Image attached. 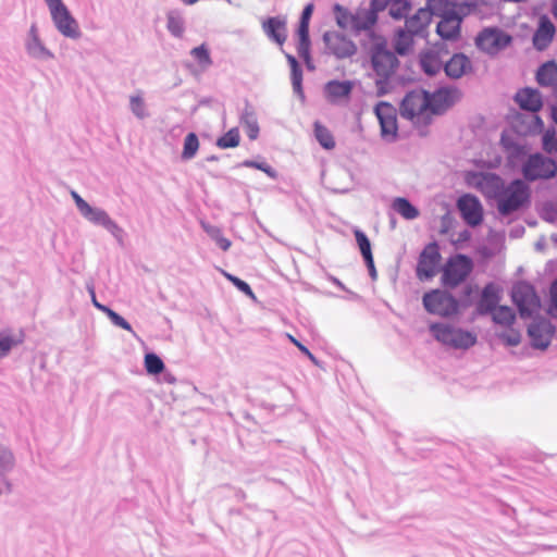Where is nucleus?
Segmentation results:
<instances>
[{
  "instance_id": "obj_1",
  "label": "nucleus",
  "mask_w": 557,
  "mask_h": 557,
  "mask_svg": "<svg viewBox=\"0 0 557 557\" xmlns=\"http://www.w3.org/2000/svg\"><path fill=\"white\" fill-rule=\"evenodd\" d=\"M530 201V187L522 180H513L505 185L497 199V210L502 215H509L520 210Z\"/></svg>"
},
{
  "instance_id": "obj_2",
  "label": "nucleus",
  "mask_w": 557,
  "mask_h": 557,
  "mask_svg": "<svg viewBox=\"0 0 557 557\" xmlns=\"http://www.w3.org/2000/svg\"><path fill=\"white\" fill-rule=\"evenodd\" d=\"M369 47L372 67L379 77L389 78L399 65L395 53L387 49L386 40L381 36L371 35Z\"/></svg>"
},
{
  "instance_id": "obj_3",
  "label": "nucleus",
  "mask_w": 557,
  "mask_h": 557,
  "mask_svg": "<svg viewBox=\"0 0 557 557\" xmlns=\"http://www.w3.org/2000/svg\"><path fill=\"white\" fill-rule=\"evenodd\" d=\"M430 331L441 344L455 349H468L476 343L475 334L448 323H433Z\"/></svg>"
},
{
  "instance_id": "obj_4",
  "label": "nucleus",
  "mask_w": 557,
  "mask_h": 557,
  "mask_svg": "<svg viewBox=\"0 0 557 557\" xmlns=\"http://www.w3.org/2000/svg\"><path fill=\"white\" fill-rule=\"evenodd\" d=\"M55 29L65 38L77 40L82 36L78 22L62 0H44Z\"/></svg>"
},
{
  "instance_id": "obj_5",
  "label": "nucleus",
  "mask_w": 557,
  "mask_h": 557,
  "mask_svg": "<svg viewBox=\"0 0 557 557\" xmlns=\"http://www.w3.org/2000/svg\"><path fill=\"white\" fill-rule=\"evenodd\" d=\"M334 12L337 25L355 33L370 30L377 22V16L368 8H359L355 12H350L346 8L335 4Z\"/></svg>"
},
{
  "instance_id": "obj_6",
  "label": "nucleus",
  "mask_w": 557,
  "mask_h": 557,
  "mask_svg": "<svg viewBox=\"0 0 557 557\" xmlns=\"http://www.w3.org/2000/svg\"><path fill=\"white\" fill-rule=\"evenodd\" d=\"M425 310L441 317H451L459 312V301L449 293L433 289L425 293L422 298Z\"/></svg>"
},
{
  "instance_id": "obj_7",
  "label": "nucleus",
  "mask_w": 557,
  "mask_h": 557,
  "mask_svg": "<svg viewBox=\"0 0 557 557\" xmlns=\"http://www.w3.org/2000/svg\"><path fill=\"white\" fill-rule=\"evenodd\" d=\"M521 173L525 181L548 180L556 175V162L542 153L530 154L522 163Z\"/></svg>"
},
{
  "instance_id": "obj_8",
  "label": "nucleus",
  "mask_w": 557,
  "mask_h": 557,
  "mask_svg": "<svg viewBox=\"0 0 557 557\" xmlns=\"http://www.w3.org/2000/svg\"><path fill=\"white\" fill-rule=\"evenodd\" d=\"M472 262L465 255L450 258L443 269L442 283L446 287L454 288L461 284L471 273Z\"/></svg>"
},
{
  "instance_id": "obj_9",
  "label": "nucleus",
  "mask_w": 557,
  "mask_h": 557,
  "mask_svg": "<svg viewBox=\"0 0 557 557\" xmlns=\"http://www.w3.org/2000/svg\"><path fill=\"white\" fill-rule=\"evenodd\" d=\"M512 301L518 307L521 318H530L539 311L541 304L532 285L518 283L511 293Z\"/></svg>"
},
{
  "instance_id": "obj_10",
  "label": "nucleus",
  "mask_w": 557,
  "mask_h": 557,
  "mask_svg": "<svg viewBox=\"0 0 557 557\" xmlns=\"http://www.w3.org/2000/svg\"><path fill=\"white\" fill-rule=\"evenodd\" d=\"M79 214L89 223L101 226L108 231L119 244H123V228L108 214V212L99 207H92L88 203Z\"/></svg>"
},
{
  "instance_id": "obj_11",
  "label": "nucleus",
  "mask_w": 557,
  "mask_h": 557,
  "mask_svg": "<svg viewBox=\"0 0 557 557\" xmlns=\"http://www.w3.org/2000/svg\"><path fill=\"white\" fill-rule=\"evenodd\" d=\"M79 214L89 223L101 226L108 231L119 244H123V228L108 214V212L99 207H92L88 203Z\"/></svg>"
},
{
  "instance_id": "obj_12",
  "label": "nucleus",
  "mask_w": 557,
  "mask_h": 557,
  "mask_svg": "<svg viewBox=\"0 0 557 557\" xmlns=\"http://www.w3.org/2000/svg\"><path fill=\"white\" fill-rule=\"evenodd\" d=\"M430 102L428 100V91L423 89H414L409 91L401 101L400 113L409 120L428 116Z\"/></svg>"
},
{
  "instance_id": "obj_13",
  "label": "nucleus",
  "mask_w": 557,
  "mask_h": 557,
  "mask_svg": "<svg viewBox=\"0 0 557 557\" xmlns=\"http://www.w3.org/2000/svg\"><path fill=\"white\" fill-rule=\"evenodd\" d=\"M24 49L28 58L35 61L47 62L55 58L39 35L36 23H33L24 38Z\"/></svg>"
},
{
  "instance_id": "obj_14",
  "label": "nucleus",
  "mask_w": 557,
  "mask_h": 557,
  "mask_svg": "<svg viewBox=\"0 0 557 557\" xmlns=\"http://www.w3.org/2000/svg\"><path fill=\"white\" fill-rule=\"evenodd\" d=\"M374 113L380 123L382 138L388 143L395 141L398 133L395 108L388 102L381 101L375 106Z\"/></svg>"
},
{
  "instance_id": "obj_15",
  "label": "nucleus",
  "mask_w": 557,
  "mask_h": 557,
  "mask_svg": "<svg viewBox=\"0 0 557 557\" xmlns=\"http://www.w3.org/2000/svg\"><path fill=\"white\" fill-rule=\"evenodd\" d=\"M441 261V253L436 243H430L421 251L416 269L420 281H428L435 276Z\"/></svg>"
},
{
  "instance_id": "obj_16",
  "label": "nucleus",
  "mask_w": 557,
  "mask_h": 557,
  "mask_svg": "<svg viewBox=\"0 0 557 557\" xmlns=\"http://www.w3.org/2000/svg\"><path fill=\"white\" fill-rule=\"evenodd\" d=\"M510 41L511 37L509 35L496 28H486L476 37L478 48L488 54L498 52L507 47Z\"/></svg>"
},
{
  "instance_id": "obj_17",
  "label": "nucleus",
  "mask_w": 557,
  "mask_h": 557,
  "mask_svg": "<svg viewBox=\"0 0 557 557\" xmlns=\"http://www.w3.org/2000/svg\"><path fill=\"white\" fill-rule=\"evenodd\" d=\"M323 40L329 53L335 55L337 59L350 58L357 51L354 41L338 32H326L323 36Z\"/></svg>"
},
{
  "instance_id": "obj_18",
  "label": "nucleus",
  "mask_w": 557,
  "mask_h": 557,
  "mask_svg": "<svg viewBox=\"0 0 557 557\" xmlns=\"http://www.w3.org/2000/svg\"><path fill=\"white\" fill-rule=\"evenodd\" d=\"M469 5H460L458 13H450L449 15L442 17L436 27L437 34L443 39H456L460 33L462 18L469 13Z\"/></svg>"
},
{
  "instance_id": "obj_19",
  "label": "nucleus",
  "mask_w": 557,
  "mask_h": 557,
  "mask_svg": "<svg viewBox=\"0 0 557 557\" xmlns=\"http://www.w3.org/2000/svg\"><path fill=\"white\" fill-rule=\"evenodd\" d=\"M355 83L352 81H329L323 87L325 99L332 104L348 102L354 90Z\"/></svg>"
},
{
  "instance_id": "obj_20",
  "label": "nucleus",
  "mask_w": 557,
  "mask_h": 557,
  "mask_svg": "<svg viewBox=\"0 0 557 557\" xmlns=\"http://www.w3.org/2000/svg\"><path fill=\"white\" fill-rule=\"evenodd\" d=\"M554 332V325L546 319L534 320L528 329V334L531 337L532 346L540 349H545L548 347Z\"/></svg>"
},
{
  "instance_id": "obj_21",
  "label": "nucleus",
  "mask_w": 557,
  "mask_h": 557,
  "mask_svg": "<svg viewBox=\"0 0 557 557\" xmlns=\"http://www.w3.org/2000/svg\"><path fill=\"white\" fill-rule=\"evenodd\" d=\"M473 185L479 188L487 198H499L505 186L504 181L494 173H479L472 178Z\"/></svg>"
},
{
  "instance_id": "obj_22",
  "label": "nucleus",
  "mask_w": 557,
  "mask_h": 557,
  "mask_svg": "<svg viewBox=\"0 0 557 557\" xmlns=\"http://www.w3.org/2000/svg\"><path fill=\"white\" fill-rule=\"evenodd\" d=\"M458 209L463 220L470 226H476L482 222L483 210L476 197L463 195L458 199Z\"/></svg>"
},
{
  "instance_id": "obj_23",
  "label": "nucleus",
  "mask_w": 557,
  "mask_h": 557,
  "mask_svg": "<svg viewBox=\"0 0 557 557\" xmlns=\"http://www.w3.org/2000/svg\"><path fill=\"white\" fill-rule=\"evenodd\" d=\"M555 33L556 28L550 18L546 15L540 16L537 28L533 35V46L535 49L539 51L545 50L552 42Z\"/></svg>"
},
{
  "instance_id": "obj_24",
  "label": "nucleus",
  "mask_w": 557,
  "mask_h": 557,
  "mask_svg": "<svg viewBox=\"0 0 557 557\" xmlns=\"http://www.w3.org/2000/svg\"><path fill=\"white\" fill-rule=\"evenodd\" d=\"M500 300L499 288L493 284H487L481 294V298L476 305V311L481 315L491 314L497 309Z\"/></svg>"
},
{
  "instance_id": "obj_25",
  "label": "nucleus",
  "mask_w": 557,
  "mask_h": 557,
  "mask_svg": "<svg viewBox=\"0 0 557 557\" xmlns=\"http://www.w3.org/2000/svg\"><path fill=\"white\" fill-rule=\"evenodd\" d=\"M262 29L269 39L280 46H282L287 38L286 21L281 16H273L263 21Z\"/></svg>"
},
{
  "instance_id": "obj_26",
  "label": "nucleus",
  "mask_w": 557,
  "mask_h": 557,
  "mask_svg": "<svg viewBox=\"0 0 557 557\" xmlns=\"http://www.w3.org/2000/svg\"><path fill=\"white\" fill-rule=\"evenodd\" d=\"M447 76L450 78H460L472 70L470 59L463 53H455L444 65Z\"/></svg>"
},
{
  "instance_id": "obj_27",
  "label": "nucleus",
  "mask_w": 557,
  "mask_h": 557,
  "mask_svg": "<svg viewBox=\"0 0 557 557\" xmlns=\"http://www.w3.org/2000/svg\"><path fill=\"white\" fill-rule=\"evenodd\" d=\"M515 100L521 109L531 112H537L543 106L542 96L539 90L529 87L519 90L515 96Z\"/></svg>"
},
{
  "instance_id": "obj_28",
  "label": "nucleus",
  "mask_w": 557,
  "mask_h": 557,
  "mask_svg": "<svg viewBox=\"0 0 557 557\" xmlns=\"http://www.w3.org/2000/svg\"><path fill=\"white\" fill-rule=\"evenodd\" d=\"M455 94L454 90L446 88H441L432 94L428 92L430 113H441L446 110L454 102Z\"/></svg>"
},
{
  "instance_id": "obj_29",
  "label": "nucleus",
  "mask_w": 557,
  "mask_h": 557,
  "mask_svg": "<svg viewBox=\"0 0 557 557\" xmlns=\"http://www.w3.org/2000/svg\"><path fill=\"white\" fill-rule=\"evenodd\" d=\"M430 22V11L421 8L413 15L407 17L405 29L413 35H419L424 30Z\"/></svg>"
},
{
  "instance_id": "obj_30",
  "label": "nucleus",
  "mask_w": 557,
  "mask_h": 557,
  "mask_svg": "<svg viewBox=\"0 0 557 557\" xmlns=\"http://www.w3.org/2000/svg\"><path fill=\"white\" fill-rule=\"evenodd\" d=\"M461 4L451 2L450 0H429L426 10L430 11V17L436 15L445 17L450 13H458ZM462 5H466L465 3Z\"/></svg>"
},
{
  "instance_id": "obj_31",
  "label": "nucleus",
  "mask_w": 557,
  "mask_h": 557,
  "mask_svg": "<svg viewBox=\"0 0 557 557\" xmlns=\"http://www.w3.org/2000/svg\"><path fill=\"white\" fill-rule=\"evenodd\" d=\"M128 108L133 115L138 120H145L150 115L143 90L138 89L129 95Z\"/></svg>"
},
{
  "instance_id": "obj_32",
  "label": "nucleus",
  "mask_w": 557,
  "mask_h": 557,
  "mask_svg": "<svg viewBox=\"0 0 557 557\" xmlns=\"http://www.w3.org/2000/svg\"><path fill=\"white\" fill-rule=\"evenodd\" d=\"M413 34L405 28H398L395 33L393 46L399 55H407L413 48Z\"/></svg>"
},
{
  "instance_id": "obj_33",
  "label": "nucleus",
  "mask_w": 557,
  "mask_h": 557,
  "mask_svg": "<svg viewBox=\"0 0 557 557\" xmlns=\"http://www.w3.org/2000/svg\"><path fill=\"white\" fill-rule=\"evenodd\" d=\"M240 125L245 128L250 140H255L259 136V124L255 111L250 107H246L240 115Z\"/></svg>"
},
{
  "instance_id": "obj_34",
  "label": "nucleus",
  "mask_w": 557,
  "mask_h": 557,
  "mask_svg": "<svg viewBox=\"0 0 557 557\" xmlns=\"http://www.w3.org/2000/svg\"><path fill=\"white\" fill-rule=\"evenodd\" d=\"M536 81L541 86H553L557 81V64L548 61L541 65L536 72Z\"/></svg>"
},
{
  "instance_id": "obj_35",
  "label": "nucleus",
  "mask_w": 557,
  "mask_h": 557,
  "mask_svg": "<svg viewBox=\"0 0 557 557\" xmlns=\"http://www.w3.org/2000/svg\"><path fill=\"white\" fill-rule=\"evenodd\" d=\"M392 208L406 220H414L420 214L419 210L404 197H396L392 202Z\"/></svg>"
},
{
  "instance_id": "obj_36",
  "label": "nucleus",
  "mask_w": 557,
  "mask_h": 557,
  "mask_svg": "<svg viewBox=\"0 0 557 557\" xmlns=\"http://www.w3.org/2000/svg\"><path fill=\"white\" fill-rule=\"evenodd\" d=\"M491 314L493 321L504 327H510L516 321L513 310L507 306H499Z\"/></svg>"
},
{
  "instance_id": "obj_37",
  "label": "nucleus",
  "mask_w": 557,
  "mask_h": 557,
  "mask_svg": "<svg viewBox=\"0 0 557 557\" xmlns=\"http://www.w3.org/2000/svg\"><path fill=\"white\" fill-rule=\"evenodd\" d=\"M420 63L423 71L428 75H435L443 67V62L440 60V57L434 52L424 53L421 57Z\"/></svg>"
},
{
  "instance_id": "obj_38",
  "label": "nucleus",
  "mask_w": 557,
  "mask_h": 557,
  "mask_svg": "<svg viewBox=\"0 0 557 557\" xmlns=\"http://www.w3.org/2000/svg\"><path fill=\"white\" fill-rule=\"evenodd\" d=\"M201 227L222 250L226 251L230 249L231 240L223 236L220 227L206 222H201Z\"/></svg>"
},
{
  "instance_id": "obj_39",
  "label": "nucleus",
  "mask_w": 557,
  "mask_h": 557,
  "mask_svg": "<svg viewBox=\"0 0 557 557\" xmlns=\"http://www.w3.org/2000/svg\"><path fill=\"white\" fill-rule=\"evenodd\" d=\"M15 466V458L12 450L0 444V476L9 474Z\"/></svg>"
},
{
  "instance_id": "obj_40",
  "label": "nucleus",
  "mask_w": 557,
  "mask_h": 557,
  "mask_svg": "<svg viewBox=\"0 0 557 557\" xmlns=\"http://www.w3.org/2000/svg\"><path fill=\"white\" fill-rule=\"evenodd\" d=\"M199 149V139L195 133H188L184 139L182 160L188 161L195 158Z\"/></svg>"
},
{
  "instance_id": "obj_41",
  "label": "nucleus",
  "mask_w": 557,
  "mask_h": 557,
  "mask_svg": "<svg viewBox=\"0 0 557 557\" xmlns=\"http://www.w3.org/2000/svg\"><path fill=\"white\" fill-rule=\"evenodd\" d=\"M166 27L175 37H182L185 30L184 20L176 11H171L166 15Z\"/></svg>"
},
{
  "instance_id": "obj_42",
  "label": "nucleus",
  "mask_w": 557,
  "mask_h": 557,
  "mask_svg": "<svg viewBox=\"0 0 557 557\" xmlns=\"http://www.w3.org/2000/svg\"><path fill=\"white\" fill-rule=\"evenodd\" d=\"M314 135L319 144L325 149H333L335 147L334 138L331 132L319 122L314 123Z\"/></svg>"
},
{
  "instance_id": "obj_43",
  "label": "nucleus",
  "mask_w": 557,
  "mask_h": 557,
  "mask_svg": "<svg viewBox=\"0 0 557 557\" xmlns=\"http://www.w3.org/2000/svg\"><path fill=\"white\" fill-rule=\"evenodd\" d=\"M239 131L233 127L216 140V146L222 149L235 148L239 145Z\"/></svg>"
},
{
  "instance_id": "obj_44",
  "label": "nucleus",
  "mask_w": 557,
  "mask_h": 557,
  "mask_svg": "<svg viewBox=\"0 0 557 557\" xmlns=\"http://www.w3.org/2000/svg\"><path fill=\"white\" fill-rule=\"evenodd\" d=\"M101 312L106 313L110 321L117 327H121L133 334L134 337H137L136 333L132 329V325L117 312L112 310L109 307H102Z\"/></svg>"
},
{
  "instance_id": "obj_45",
  "label": "nucleus",
  "mask_w": 557,
  "mask_h": 557,
  "mask_svg": "<svg viewBox=\"0 0 557 557\" xmlns=\"http://www.w3.org/2000/svg\"><path fill=\"white\" fill-rule=\"evenodd\" d=\"M145 368L149 374H159L164 370L162 359L153 352L145 356Z\"/></svg>"
},
{
  "instance_id": "obj_46",
  "label": "nucleus",
  "mask_w": 557,
  "mask_h": 557,
  "mask_svg": "<svg viewBox=\"0 0 557 557\" xmlns=\"http://www.w3.org/2000/svg\"><path fill=\"white\" fill-rule=\"evenodd\" d=\"M410 4L406 0H395L391 2L388 13L395 20H401L407 16Z\"/></svg>"
},
{
  "instance_id": "obj_47",
  "label": "nucleus",
  "mask_w": 557,
  "mask_h": 557,
  "mask_svg": "<svg viewBox=\"0 0 557 557\" xmlns=\"http://www.w3.org/2000/svg\"><path fill=\"white\" fill-rule=\"evenodd\" d=\"M355 237H356L357 244L359 246L360 252H361L364 261H369L370 262L371 258L373 256H372L371 244H370L369 238L360 230H356L355 231Z\"/></svg>"
},
{
  "instance_id": "obj_48",
  "label": "nucleus",
  "mask_w": 557,
  "mask_h": 557,
  "mask_svg": "<svg viewBox=\"0 0 557 557\" xmlns=\"http://www.w3.org/2000/svg\"><path fill=\"white\" fill-rule=\"evenodd\" d=\"M504 332L497 334L498 338H500L507 346L516 347L521 343V334L519 331L510 327H506Z\"/></svg>"
},
{
  "instance_id": "obj_49",
  "label": "nucleus",
  "mask_w": 557,
  "mask_h": 557,
  "mask_svg": "<svg viewBox=\"0 0 557 557\" xmlns=\"http://www.w3.org/2000/svg\"><path fill=\"white\" fill-rule=\"evenodd\" d=\"M190 54L198 61L203 67H208L212 64L210 52L206 45H200L191 49Z\"/></svg>"
},
{
  "instance_id": "obj_50",
  "label": "nucleus",
  "mask_w": 557,
  "mask_h": 557,
  "mask_svg": "<svg viewBox=\"0 0 557 557\" xmlns=\"http://www.w3.org/2000/svg\"><path fill=\"white\" fill-rule=\"evenodd\" d=\"M290 79L294 92L304 99L305 95L302 90V70L300 66L290 70Z\"/></svg>"
},
{
  "instance_id": "obj_51",
  "label": "nucleus",
  "mask_w": 557,
  "mask_h": 557,
  "mask_svg": "<svg viewBox=\"0 0 557 557\" xmlns=\"http://www.w3.org/2000/svg\"><path fill=\"white\" fill-rule=\"evenodd\" d=\"M225 276L227 277V280L230 282H232L242 293H244L245 295L251 297V298H255V294L251 289V287L249 286L248 283H246L245 281L232 275V274H227L225 273Z\"/></svg>"
},
{
  "instance_id": "obj_52",
  "label": "nucleus",
  "mask_w": 557,
  "mask_h": 557,
  "mask_svg": "<svg viewBox=\"0 0 557 557\" xmlns=\"http://www.w3.org/2000/svg\"><path fill=\"white\" fill-rule=\"evenodd\" d=\"M15 345L16 343L11 336L0 333V359L5 357Z\"/></svg>"
},
{
  "instance_id": "obj_53",
  "label": "nucleus",
  "mask_w": 557,
  "mask_h": 557,
  "mask_svg": "<svg viewBox=\"0 0 557 557\" xmlns=\"http://www.w3.org/2000/svg\"><path fill=\"white\" fill-rule=\"evenodd\" d=\"M297 53L306 63H309L310 40L299 41L297 46Z\"/></svg>"
},
{
  "instance_id": "obj_54",
  "label": "nucleus",
  "mask_w": 557,
  "mask_h": 557,
  "mask_svg": "<svg viewBox=\"0 0 557 557\" xmlns=\"http://www.w3.org/2000/svg\"><path fill=\"white\" fill-rule=\"evenodd\" d=\"M550 308L549 313L553 317H557V278L554 281L550 287Z\"/></svg>"
},
{
  "instance_id": "obj_55",
  "label": "nucleus",
  "mask_w": 557,
  "mask_h": 557,
  "mask_svg": "<svg viewBox=\"0 0 557 557\" xmlns=\"http://www.w3.org/2000/svg\"><path fill=\"white\" fill-rule=\"evenodd\" d=\"M376 96L382 97L389 91L388 78L379 77L375 81Z\"/></svg>"
},
{
  "instance_id": "obj_56",
  "label": "nucleus",
  "mask_w": 557,
  "mask_h": 557,
  "mask_svg": "<svg viewBox=\"0 0 557 557\" xmlns=\"http://www.w3.org/2000/svg\"><path fill=\"white\" fill-rule=\"evenodd\" d=\"M389 0H371L368 10L373 11L375 16H377V13L385 10L387 7H389Z\"/></svg>"
},
{
  "instance_id": "obj_57",
  "label": "nucleus",
  "mask_w": 557,
  "mask_h": 557,
  "mask_svg": "<svg viewBox=\"0 0 557 557\" xmlns=\"http://www.w3.org/2000/svg\"><path fill=\"white\" fill-rule=\"evenodd\" d=\"M543 146L548 153L555 154L557 157V137L548 138L547 136H545Z\"/></svg>"
},
{
  "instance_id": "obj_58",
  "label": "nucleus",
  "mask_w": 557,
  "mask_h": 557,
  "mask_svg": "<svg viewBox=\"0 0 557 557\" xmlns=\"http://www.w3.org/2000/svg\"><path fill=\"white\" fill-rule=\"evenodd\" d=\"M290 341L299 348L301 352H304L313 363L318 364V360L310 352V350L304 346L301 343H299L297 339H295L293 336L289 335Z\"/></svg>"
},
{
  "instance_id": "obj_59",
  "label": "nucleus",
  "mask_w": 557,
  "mask_h": 557,
  "mask_svg": "<svg viewBox=\"0 0 557 557\" xmlns=\"http://www.w3.org/2000/svg\"><path fill=\"white\" fill-rule=\"evenodd\" d=\"M299 41L310 40L309 39V24L300 22L298 27Z\"/></svg>"
},
{
  "instance_id": "obj_60",
  "label": "nucleus",
  "mask_w": 557,
  "mask_h": 557,
  "mask_svg": "<svg viewBox=\"0 0 557 557\" xmlns=\"http://www.w3.org/2000/svg\"><path fill=\"white\" fill-rule=\"evenodd\" d=\"M71 196L75 202L78 212L83 211L85 207L88 206V202L85 199H83L75 190L71 191Z\"/></svg>"
},
{
  "instance_id": "obj_61",
  "label": "nucleus",
  "mask_w": 557,
  "mask_h": 557,
  "mask_svg": "<svg viewBox=\"0 0 557 557\" xmlns=\"http://www.w3.org/2000/svg\"><path fill=\"white\" fill-rule=\"evenodd\" d=\"M87 290L90 295V298H91V302L92 305L101 311V308L102 307H106L104 305L100 304L98 300H97V296H96V293H95V287L92 284H87Z\"/></svg>"
},
{
  "instance_id": "obj_62",
  "label": "nucleus",
  "mask_w": 557,
  "mask_h": 557,
  "mask_svg": "<svg viewBox=\"0 0 557 557\" xmlns=\"http://www.w3.org/2000/svg\"><path fill=\"white\" fill-rule=\"evenodd\" d=\"M267 162H258L253 160H245L242 165L245 168H252L262 171Z\"/></svg>"
},
{
  "instance_id": "obj_63",
  "label": "nucleus",
  "mask_w": 557,
  "mask_h": 557,
  "mask_svg": "<svg viewBox=\"0 0 557 557\" xmlns=\"http://www.w3.org/2000/svg\"><path fill=\"white\" fill-rule=\"evenodd\" d=\"M312 11H313V5L307 4L302 11L300 22H306L309 24L310 17L312 15Z\"/></svg>"
},
{
  "instance_id": "obj_64",
  "label": "nucleus",
  "mask_w": 557,
  "mask_h": 557,
  "mask_svg": "<svg viewBox=\"0 0 557 557\" xmlns=\"http://www.w3.org/2000/svg\"><path fill=\"white\" fill-rule=\"evenodd\" d=\"M262 172H264L269 177L273 180L277 178V172L268 163L264 164Z\"/></svg>"
}]
</instances>
